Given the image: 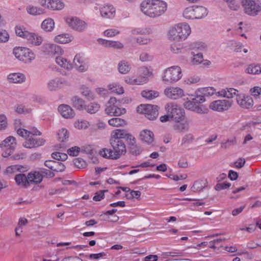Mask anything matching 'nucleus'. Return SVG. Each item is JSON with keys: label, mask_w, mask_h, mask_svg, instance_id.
Listing matches in <instances>:
<instances>
[{"label": "nucleus", "mask_w": 261, "mask_h": 261, "mask_svg": "<svg viewBox=\"0 0 261 261\" xmlns=\"http://www.w3.org/2000/svg\"><path fill=\"white\" fill-rule=\"evenodd\" d=\"M191 34V28L186 22H179L170 28L168 32L169 39L176 42L186 40Z\"/></svg>", "instance_id": "obj_1"}, {"label": "nucleus", "mask_w": 261, "mask_h": 261, "mask_svg": "<svg viewBox=\"0 0 261 261\" xmlns=\"http://www.w3.org/2000/svg\"><path fill=\"white\" fill-rule=\"evenodd\" d=\"M124 129H117L112 131L110 140L113 150L115 152L114 156L115 159H117L126 152V147L124 141Z\"/></svg>", "instance_id": "obj_2"}, {"label": "nucleus", "mask_w": 261, "mask_h": 261, "mask_svg": "<svg viewBox=\"0 0 261 261\" xmlns=\"http://www.w3.org/2000/svg\"><path fill=\"white\" fill-rule=\"evenodd\" d=\"M182 77L181 69L178 66H173L164 70L162 80L167 84L176 82Z\"/></svg>", "instance_id": "obj_3"}, {"label": "nucleus", "mask_w": 261, "mask_h": 261, "mask_svg": "<svg viewBox=\"0 0 261 261\" xmlns=\"http://www.w3.org/2000/svg\"><path fill=\"white\" fill-rule=\"evenodd\" d=\"M13 54L17 59L25 63H30L35 58L34 53L31 49L26 47H15Z\"/></svg>", "instance_id": "obj_4"}, {"label": "nucleus", "mask_w": 261, "mask_h": 261, "mask_svg": "<svg viewBox=\"0 0 261 261\" xmlns=\"http://www.w3.org/2000/svg\"><path fill=\"white\" fill-rule=\"evenodd\" d=\"M166 3L161 0H148V13L159 16L166 10Z\"/></svg>", "instance_id": "obj_5"}, {"label": "nucleus", "mask_w": 261, "mask_h": 261, "mask_svg": "<svg viewBox=\"0 0 261 261\" xmlns=\"http://www.w3.org/2000/svg\"><path fill=\"white\" fill-rule=\"evenodd\" d=\"M241 3L245 13L249 15H259L261 12V5L254 0H242Z\"/></svg>", "instance_id": "obj_6"}, {"label": "nucleus", "mask_w": 261, "mask_h": 261, "mask_svg": "<svg viewBox=\"0 0 261 261\" xmlns=\"http://www.w3.org/2000/svg\"><path fill=\"white\" fill-rule=\"evenodd\" d=\"M17 145L15 138L9 136L0 143V148L3 151L2 156L8 158L10 156L14 150Z\"/></svg>", "instance_id": "obj_7"}, {"label": "nucleus", "mask_w": 261, "mask_h": 261, "mask_svg": "<svg viewBox=\"0 0 261 261\" xmlns=\"http://www.w3.org/2000/svg\"><path fill=\"white\" fill-rule=\"evenodd\" d=\"M166 109L170 117L175 121H182L185 119L184 110L178 105L171 102L167 105Z\"/></svg>", "instance_id": "obj_8"}, {"label": "nucleus", "mask_w": 261, "mask_h": 261, "mask_svg": "<svg viewBox=\"0 0 261 261\" xmlns=\"http://www.w3.org/2000/svg\"><path fill=\"white\" fill-rule=\"evenodd\" d=\"M66 23L73 30L79 32H82L86 29L87 23L80 17H66Z\"/></svg>", "instance_id": "obj_9"}, {"label": "nucleus", "mask_w": 261, "mask_h": 261, "mask_svg": "<svg viewBox=\"0 0 261 261\" xmlns=\"http://www.w3.org/2000/svg\"><path fill=\"white\" fill-rule=\"evenodd\" d=\"M164 94L168 98L171 99H178L185 95L182 89L178 87L170 86L164 90Z\"/></svg>", "instance_id": "obj_10"}, {"label": "nucleus", "mask_w": 261, "mask_h": 261, "mask_svg": "<svg viewBox=\"0 0 261 261\" xmlns=\"http://www.w3.org/2000/svg\"><path fill=\"white\" fill-rule=\"evenodd\" d=\"M197 99V94L196 97L193 98L192 100H189L184 103V107L188 110L196 112L198 113H206L208 111L207 109L204 108L201 106L199 100Z\"/></svg>", "instance_id": "obj_11"}, {"label": "nucleus", "mask_w": 261, "mask_h": 261, "mask_svg": "<svg viewBox=\"0 0 261 261\" xmlns=\"http://www.w3.org/2000/svg\"><path fill=\"white\" fill-rule=\"evenodd\" d=\"M232 101L227 100H217L212 102L210 108L214 111L222 112L228 110L232 106Z\"/></svg>", "instance_id": "obj_12"}, {"label": "nucleus", "mask_w": 261, "mask_h": 261, "mask_svg": "<svg viewBox=\"0 0 261 261\" xmlns=\"http://www.w3.org/2000/svg\"><path fill=\"white\" fill-rule=\"evenodd\" d=\"M42 52L48 56H53L56 55H61L63 51L61 47L55 44L46 43L43 44L41 47Z\"/></svg>", "instance_id": "obj_13"}, {"label": "nucleus", "mask_w": 261, "mask_h": 261, "mask_svg": "<svg viewBox=\"0 0 261 261\" xmlns=\"http://www.w3.org/2000/svg\"><path fill=\"white\" fill-rule=\"evenodd\" d=\"M195 93L197 94L196 100H199V103H203L205 100L204 97L214 95L216 93V89L211 87H204L198 89Z\"/></svg>", "instance_id": "obj_14"}, {"label": "nucleus", "mask_w": 261, "mask_h": 261, "mask_svg": "<svg viewBox=\"0 0 261 261\" xmlns=\"http://www.w3.org/2000/svg\"><path fill=\"white\" fill-rule=\"evenodd\" d=\"M69 85V84L67 81L59 78H55L49 81L47 83V88L50 91H55Z\"/></svg>", "instance_id": "obj_15"}, {"label": "nucleus", "mask_w": 261, "mask_h": 261, "mask_svg": "<svg viewBox=\"0 0 261 261\" xmlns=\"http://www.w3.org/2000/svg\"><path fill=\"white\" fill-rule=\"evenodd\" d=\"M237 102L241 108L244 109H250L253 106L252 97L243 94L237 95Z\"/></svg>", "instance_id": "obj_16"}, {"label": "nucleus", "mask_w": 261, "mask_h": 261, "mask_svg": "<svg viewBox=\"0 0 261 261\" xmlns=\"http://www.w3.org/2000/svg\"><path fill=\"white\" fill-rule=\"evenodd\" d=\"M45 142V140L43 138L35 139L31 137L26 139L23 143V146L27 148H36L43 145Z\"/></svg>", "instance_id": "obj_17"}, {"label": "nucleus", "mask_w": 261, "mask_h": 261, "mask_svg": "<svg viewBox=\"0 0 261 261\" xmlns=\"http://www.w3.org/2000/svg\"><path fill=\"white\" fill-rule=\"evenodd\" d=\"M28 170V166L21 165H15L8 166L4 174L7 175H11L16 172L23 173Z\"/></svg>", "instance_id": "obj_18"}, {"label": "nucleus", "mask_w": 261, "mask_h": 261, "mask_svg": "<svg viewBox=\"0 0 261 261\" xmlns=\"http://www.w3.org/2000/svg\"><path fill=\"white\" fill-rule=\"evenodd\" d=\"M42 5L53 10H60L64 8L65 5L61 0H43Z\"/></svg>", "instance_id": "obj_19"}, {"label": "nucleus", "mask_w": 261, "mask_h": 261, "mask_svg": "<svg viewBox=\"0 0 261 261\" xmlns=\"http://www.w3.org/2000/svg\"><path fill=\"white\" fill-rule=\"evenodd\" d=\"M25 39L27 40L28 43L34 46L40 45L43 42L42 37L35 33L30 32L27 33Z\"/></svg>", "instance_id": "obj_20"}, {"label": "nucleus", "mask_w": 261, "mask_h": 261, "mask_svg": "<svg viewBox=\"0 0 261 261\" xmlns=\"http://www.w3.org/2000/svg\"><path fill=\"white\" fill-rule=\"evenodd\" d=\"M58 111L61 115L65 118H71L74 116L73 110L67 105H60L58 107Z\"/></svg>", "instance_id": "obj_21"}, {"label": "nucleus", "mask_w": 261, "mask_h": 261, "mask_svg": "<svg viewBox=\"0 0 261 261\" xmlns=\"http://www.w3.org/2000/svg\"><path fill=\"white\" fill-rule=\"evenodd\" d=\"M98 43L106 47H113L116 49H121L123 47L122 43L119 41H109L103 39H98Z\"/></svg>", "instance_id": "obj_22"}, {"label": "nucleus", "mask_w": 261, "mask_h": 261, "mask_svg": "<svg viewBox=\"0 0 261 261\" xmlns=\"http://www.w3.org/2000/svg\"><path fill=\"white\" fill-rule=\"evenodd\" d=\"M238 91L234 88H225L221 90L218 92L219 96L226 97L227 98H233L234 96L239 95Z\"/></svg>", "instance_id": "obj_23"}, {"label": "nucleus", "mask_w": 261, "mask_h": 261, "mask_svg": "<svg viewBox=\"0 0 261 261\" xmlns=\"http://www.w3.org/2000/svg\"><path fill=\"white\" fill-rule=\"evenodd\" d=\"M17 133L19 136L25 138L29 137L30 135L33 136H40L41 135V132L35 127L31 128V130H28L23 128H19L17 129Z\"/></svg>", "instance_id": "obj_24"}, {"label": "nucleus", "mask_w": 261, "mask_h": 261, "mask_svg": "<svg viewBox=\"0 0 261 261\" xmlns=\"http://www.w3.org/2000/svg\"><path fill=\"white\" fill-rule=\"evenodd\" d=\"M73 37L70 34L64 33L58 35L55 37L54 41L58 43L66 44L71 42Z\"/></svg>", "instance_id": "obj_25"}, {"label": "nucleus", "mask_w": 261, "mask_h": 261, "mask_svg": "<svg viewBox=\"0 0 261 261\" xmlns=\"http://www.w3.org/2000/svg\"><path fill=\"white\" fill-rule=\"evenodd\" d=\"M8 79L10 83H21L25 81V77L22 73H12L9 74Z\"/></svg>", "instance_id": "obj_26"}, {"label": "nucleus", "mask_w": 261, "mask_h": 261, "mask_svg": "<svg viewBox=\"0 0 261 261\" xmlns=\"http://www.w3.org/2000/svg\"><path fill=\"white\" fill-rule=\"evenodd\" d=\"M99 11L102 16H110L116 14V9L111 5L103 6L99 9Z\"/></svg>", "instance_id": "obj_27"}, {"label": "nucleus", "mask_w": 261, "mask_h": 261, "mask_svg": "<svg viewBox=\"0 0 261 261\" xmlns=\"http://www.w3.org/2000/svg\"><path fill=\"white\" fill-rule=\"evenodd\" d=\"M117 103V100L116 98L111 97L105 109L106 113L109 115L113 116Z\"/></svg>", "instance_id": "obj_28"}, {"label": "nucleus", "mask_w": 261, "mask_h": 261, "mask_svg": "<svg viewBox=\"0 0 261 261\" xmlns=\"http://www.w3.org/2000/svg\"><path fill=\"white\" fill-rule=\"evenodd\" d=\"M176 123L173 125L174 130L180 133L188 131L189 128V122L184 119L182 121H176Z\"/></svg>", "instance_id": "obj_29"}, {"label": "nucleus", "mask_w": 261, "mask_h": 261, "mask_svg": "<svg viewBox=\"0 0 261 261\" xmlns=\"http://www.w3.org/2000/svg\"><path fill=\"white\" fill-rule=\"evenodd\" d=\"M159 115V107L148 104V119L154 120Z\"/></svg>", "instance_id": "obj_30"}, {"label": "nucleus", "mask_w": 261, "mask_h": 261, "mask_svg": "<svg viewBox=\"0 0 261 261\" xmlns=\"http://www.w3.org/2000/svg\"><path fill=\"white\" fill-rule=\"evenodd\" d=\"M246 73L250 74H259L261 73V65L251 64L248 65L245 69Z\"/></svg>", "instance_id": "obj_31"}, {"label": "nucleus", "mask_w": 261, "mask_h": 261, "mask_svg": "<svg viewBox=\"0 0 261 261\" xmlns=\"http://www.w3.org/2000/svg\"><path fill=\"white\" fill-rule=\"evenodd\" d=\"M56 62L61 67L67 70H70L72 68L73 65L67 60L62 57H57L56 58Z\"/></svg>", "instance_id": "obj_32"}, {"label": "nucleus", "mask_w": 261, "mask_h": 261, "mask_svg": "<svg viewBox=\"0 0 261 261\" xmlns=\"http://www.w3.org/2000/svg\"><path fill=\"white\" fill-rule=\"evenodd\" d=\"M15 180L16 184L20 186L25 187L29 184L28 176L27 177L25 174L22 173L16 174Z\"/></svg>", "instance_id": "obj_33"}, {"label": "nucleus", "mask_w": 261, "mask_h": 261, "mask_svg": "<svg viewBox=\"0 0 261 261\" xmlns=\"http://www.w3.org/2000/svg\"><path fill=\"white\" fill-rule=\"evenodd\" d=\"M55 27V21L51 18H48L43 21L41 24L42 29L46 32H51Z\"/></svg>", "instance_id": "obj_34"}, {"label": "nucleus", "mask_w": 261, "mask_h": 261, "mask_svg": "<svg viewBox=\"0 0 261 261\" xmlns=\"http://www.w3.org/2000/svg\"><path fill=\"white\" fill-rule=\"evenodd\" d=\"M29 181L30 183H40L42 180V175L39 172H31L28 174Z\"/></svg>", "instance_id": "obj_35"}, {"label": "nucleus", "mask_w": 261, "mask_h": 261, "mask_svg": "<svg viewBox=\"0 0 261 261\" xmlns=\"http://www.w3.org/2000/svg\"><path fill=\"white\" fill-rule=\"evenodd\" d=\"M108 123L113 127L124 126L127 124V121L125 119L118 117L110 119Z\"/></svg>", "instance_id": "obj_36"}, {"label": "nucleus", "mask_w": 261, "mask_h": 261, "mask_svg": "<svg viewBox=\"0 0 261 261\" xmlns=\"http://www.w3.org/2000/svg\"><path fill=\"white\" fill-rule=\"evenodd\" d=\"M26 9L28 13L31 15H40L45 14L44 9L39 7L29 6Z\"/></svg>", "instance_id": "obj_37"}, {"label": "nucleus", "mask_w": 261, "mask_h": 261, "mask_svg": "<svg viewBox=\"0 0 261 261\" xmlns=\"http://www.w3.org/2000/svg\"><path fill=\"white\" fill-rule=\"evenodd\" d=\"M118 69L120 73L126 74L130 70L131 66L127 62L121 61L118 65Z\"/></svg>", "instance_id": "obj_38"}, {"label": "nucleus", "mask_w": 261, "mask_h": 261, "mask_svg": "<svg viewBox=\"0 0 261 261\" xmlns=\"http://www.w3.org/2000/svg\"><path fill=\"white\" fill-rule=\"evenodd\" d=\"M71 100L73 106L77 109L80 110L85 109V102L82 98L77 96H74L72 98Z\"/></svg>", "instance_id": "obj_39"}, {"label": "nucleus", "mask_w": 261, "mask_h": 261, "mask_svg": "<svg viewBox=\"0 0 261 261\" xmlns=\"http://www.w3.org/2000/svg\"><path fill=\"white\" fill-rule=\"evenodd\" d=\"M194 13L196 16H204L208 14L207 8L202 6H195Z\"/></svg>", "instance_id": "obj_40"}, {"label": "nucleus", "mask_w": 261, "mask_h": 261, "mask_svg": "<svg viewBox=\"0 0 261 261\" xmlns=\"http://www.w3.org/2000/svg\"><path fill=\"white\" fill-rule=\"evenodd\" d=\"M81 93L89 100H93L94 99L95 96L92 92L89 89V88L82 86L81 88Z\"/></svg>", "instance_id": "obj_41"}, {"label": "nucleus", "mask_w": 261, "mask_h": 261, "mask_svg": "<svg viewBox=\"0 0 261 261\" xmlns=\"http://www.w3.org/2000/svg\"><path fill=\"white\" fill-rule=\"evenodd\" d=\"M100 106L97 103L92 102L87 106H85V109L87 112L90 114L96 113L99 109Z\"/></svg>", "instance_id": "obj_42"}, {"label": "nucleus", "mask_w": 261, "mask_h": 261, "mask_svg": "<svg viewBox=\"0 0 261 261\" xmlns=\"http://www.w3.org/2000/svg\"><path fill=\"white\" fill-rule=\"evenodd\" d=\"M58 140L61 142H65L66 141L69 137V134L68 131L65 129L62 128L61 130H60L59 133H58Z\"/></svg>", "instance_id": "obj_43"}, {"label": "nucleus", "mask_w": 261, "mask_h": 261, "mask_svg": "<svg viewBox=\"0 0 261 261\" xmlns=\"http://www.w3.org/2000/svg\"><path fill=\"white\" fill-rule=\"evenodd\" d=\"M100 154L105 158H110L112 159H115L114 156H116L115 155V152L113 150H111L110 149H106L103 148L100 151Z\"/></svg>", "instance_id": "obj_44"}, {"label": "nucleus", "mask_w": 261, "mask_h": 261, "mask_svg": "<svg viewBox=\"0 0 261 261\" xmlns=\"http://www.w3.org/2000/svg\"><path fill=\"white\" fill-rule=\"evenodd\" d=\"M90 123L88 121L85 120H78L74 123V126L76 128L81 129H86L89 127Z\"/></svg>", "instance_id": "obj_45"}, {"label": "nucleus", "mask_w": 261, "mask_h": 261, "mask_svg": "<svg viewBox=\"0 0 261 261\" xmlns=\"http://www.w3.org/2000/svg\"><path fill=\"white\" fill-rule=\"evenodd\" d=\"M109 88L112 92H114L118 94H122L124 92L123 87L116 84L109 85Z\"/></svg>", "instance_id": "obj_46"}, {"label": "nucleus", "mask_w": 261, "mask_h": 261, "mask_svg": "<svg viewBox=\"0 0 261 261\" xmlns=\"http://www.w3.org/2000/svg\"><path fill=\"white\" fill-rule=\"evenodd\" d=\"M123 135L125 136H124V138L126 140H129V147L132 146H134L136 144V139L135 138L130 134L128 133L124 129Z\"/></svg>", "instance_id": "obj_47"}, {"label": "nucleus", "mask_w": 261, "mask_h": 261, "mask_svg": "<svg viewBox=\"0 0 261 261\" xmlns=\"http://www.w3.org/2000/svg\"><path fill=\"white\" fill-rule=\"evenodd\" d=\"M74 164L78 168H84L86 167V162L82 158H76L73 161Z\"/></svg>", "instance_id": "obj_48"}, {"label": "nucleus", "mask_w": 261, "mask_h": 261, "mask_svg": "<svg viewBox=\"0 0 261 261\" xmlns=\"http://www.w3.org/2000/svg\"><path fill=\"white\" fill-rule=\"evenodd\" d=\"M192 49H196L200 50H204L206 49V45L201 42H197L192 45Z\"/></svg>", "instance_id": "obj_49"}, {"label": "nucleus", "mask_w": 261, "mask_h": 261, "mask_svg": "<svg viewBox=\"0 0 261 261\" xmlns=\"http://www.w3.org/2000/svg\"><path fill=\"white\" fill-rule=\"evenodd\" d=\"M53 171L55 172H63L65 169V166L61 162L56 161L54 164Z\"/></svg>", "instance_id": "obj_50"}, {"label": "nucleus", "mask_w": 261, "mask_h": 261, "mask_svg": "<svg viewBox=\"0 0 261 261\" xmlns=\"http://www.w3.org/2000/svg\"><path fill=\"white\" fill-rule=\"evenodd\" d=\"M195 6H191L186 8L183 11L184 16H192L195 14Z\"/></svg>", "instance_id": "obj_51"}, {"label": "nucleus", "mask_w": 261, "mask_h": 261, "mask_svg": "<svg viewBox=\"0 0 261 261\" xmlns=\"http://www.w3.org/2000/svg\"><path fill=\"white\" fill-rule=\"evenodd\" d=\"M9 35L5 30H0V42H6L9 40Z\"/></svg>", "instance_id": "obj_52"}, {"label": "nucleus", "mask_w": 261, "mask_h": 261, "mask_svg": "<svg viewBox=\"0 0 261 261\" xmlns=\"http://www.w3.org/2000/svg\"><path fill=\"white\" fill-rule=\"evenodd\" d=\"M81 148L80 147L77 146H74L68 149L67 150V153L70 156H75L79 154Z\"/></svg>", "instance_id": "obj_53"}, {"label": "nucleus", "mask_w": 261, "mask_h": 261, "mask_svg": "<svg viewBox=\"0 0 261 261\" xmlns=\"http://www.w3.org/2000/svg\"><path fill=\"white\" fill-rule=\"evenodd\" d=\"M10 159L12 160H19L24 159L26 156V153L23 152H16L12 155H10Z\"/></svg>", "instance_id": "obj_54"}, {"label": "nucleus", "mask_w": 261, "mask_h": 261, "mask_svg": "<svg viewBox=\"0 0 261 261\" xmlns=\"http://www.w3.org/2000/svg\"><path fill=\"white\" fill-rule=\"evenodd\" d=\"M231 184L228 182H223L222 183L217 184L215 186V190L217 191H221L222 190L226 189L229 188Z\"/></svg>", "instance_id": "obj_55"}, {"label": "nucleus", "mask_w": 261, "mask_h": 261, "mask_svg": "<svg viewBox=\"0 0 261 261\" xmlns=\"http://www.w3.org/2000/svg\"><path fill=\"white\" fill-rule=\"evenodd\" d=\"M16 34L21 37L25 38V35L27 33H29V32L25 31L24 29L21 27L16 26L15 28Z\"/></svg>", "instance_id": "obj_56"}, {"label": "nucleus", "mask_w": 261, "mask_h": 261, "mask_svg": "<svg viewBox=\"0 0 261 261\" xmlns=\"http://www.w3.org/2000/svg\"><path fill=\"white\" fill-rule=\"evenodd\" d=\"M107 190H101L97 192L94 196L93 197V199L96 201H100L101 199L104 198V193L106 192H107Z\"/></svg>", "instance_id": "obj_57"}, {"label": "nucleus", "mask_w": 261, "mask_h": 261, "mask_svg": "<svg viewBox=\"0 0 261 261\" xmlns=\"http://www.w3.org/2000/svg\"><path fill=\"white\" fill-rule=\"evenodd\" d=\"M126 113V110L124 108L119 107V104L117 103L116 106L115 110L114 111V115L115 116H119L124 114Z\"/></svg>", "instance_id": "obj_58"}, {"label": "nucleus", "mask_w": 261, "mask_h": 261, "mask_svg": "<svg viewBox=\"0 0 261 261\" xmlns=\"http://www.w3.org/2000/svg\"><path fill=\"white\" fill-rule=\"evenodd\" d=\"M203 61V55L202 54L198 53L194 55L192 62L193 64H199Z\"/></svg>", "instance_id": "obj_59"}, {"label": "nucleus", "mask_w": 261, "mask_h": 261, "mask_svg": "<svg viewBox=\"0 0 261 261\" xmlns=\"http://www.w3.org/2000/svg\"><path fill=\"white\" fill-rule=\"evenodd\" d=\"M7 126V121L5 115H0V130L5 129Z\"/></svg>", "instance_id": "obj_60"}, {"label": "nucleus", "mask_w": 261, "mask_h": 261, "mask_svg": "<svg viewBox=\"0 0 261 261\" xmlns=\"http://www.w3.org/2000/svg\"><path fill=\"white\" fill-rule=\"evenodd\" d=\"M182 47L180 44L173 43L171 45V51L175 54H178L181 51Z\"/></svg>", "instance_id": "obj_61"}, {"label": "nucleus", "mask_w": 261, "mask_h": 261, "mask_svg": "<svg viewBox=\"0 0 261 261\" xmlns=\"http://www.w3.org/2000/svg\"><path fill=\"white\" fill-rule=\"evenodd\" d=\"M137 112L139 114H147V105L141 104L138 106L136 109Z\"/></svg>", "instance_id": "obj_62"}, {"label": "nucleus", "mask_w": 261, "mask_h": 261, "mask_svg": "<svg viewBox=\"0 0 261 261\" xmlns=\"http://www.w3.org/2000/svg\"><path fill=\"white\" fill-rule=\"evenodd\" d=\"M159 96V92L156 90H148V100H152Z\"/></svg>", "instance_id": "obj_63"}, {"label": "nucleus", "mask_w": 261, "mask_h": 261, "mask_svg": "<svg viewBox=\"0 0 261 261\" xmlns=\"http://www.w3.org/2000/svg\"><path fill=\"white\" fill-rule=\"evenodd\" d=\"M103 33L105 36L108 37H112L118 34L119 32L116 30L110 29L105 31Z\"/></svg>", "instance_id": "obj_64"}]
</instances>
